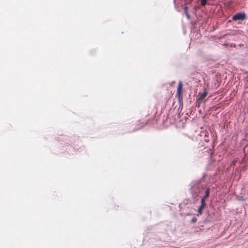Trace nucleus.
Here are the masks:
<instances>
[{"label": "nucleus", "mask_w": 248, "mask_h": 248, "mask_svg": "<svg viewBox=\"0 0 248 248\" xmlns=\"http://www.w3.org/2000/svg\"><path fill=\"white\" fill-rule=\"evenodd\" d=\"M182 90H183V83L181 81H179L177 90V95L178 99L180 101L182 98Z\"/></svg>", "instance_id": "f257e3e1"}, {"label": "nucleus", "mask_w": 248, "mask_h": 248, "mask_svg": "<svg viewBox=\"0 0 248 248\" xmlns=\"http://www.w3.org/2000/svg\"><path fill=\"white\" fill-rule=\"evenodd\" d=\"M207 92L206 90H204V91L202 93H199V97L197 99V101L199 106L202 102L205 101V98L206 96H207Z\"/></svg>", "instance_id": "f03ea898"}, {"label": "nucleus", "mask_w": 248, "mask_h": 248, "mask_svg": "<svg viewBox=\"0 0 248 248\" xmlns=\"http://www.w3.org/2000/svg\"><path fill=\"white\" fill-rule=\"evenodd\" d=\"M246 16L244 13H239L233 16L232 19L234 21L243 20L246 19Z\"/></svg>", "instance_id": "7ed1b4c3"}, {"label": "nucleus", "mask_w": 248, "mask_h": 248, "mask_svg": "<svg viewBox=\"0 0 248 248\" xmlns=\"http://www.w3.org/2000/svg\"><path fill=\"white\" fill-rule=\"evenodd\" d=\"M206 206V204H202V203H201V205L200 206V207H199V209H198V214L199 215H202V211L203 210V209L205 208Z\"/></svg>", "instance_id": "20e7f679"}, {"label": "nucleus", "mask_w": 248, "mask_h": 248, "mask_svg": "<svg viewBox=\"0 0 248 248\" xmlns=\"http://www.w3.org/2000/svg\"><path fill=\"white\" fill-rule=\"evenodd\" d=\"M209 194H210V188H208L206 190L205 193V195L204 196L207 198L209 196Z\"/></svg>", "instance_id": "39448f33"}, {"label": "nucleus", "mask_w": 248, "mask_h": 248, "mask_svg": "<svg viewBox=\"0 0 248 248\" xmlns=\"http://www.w3.org/2000/svg\"><path fill=\"white\" fill-rule=\"evenodd\" d=\"M237 199L239 201H245V198L243 196H239L237 197Z\"/></svg>", "instance_id": "423d86ee"}, {"label": "nucleus", "mask_w": 248, "mask_h": 248, "mask_svg": "<svg viewBox=\"0 0 248 248\" xmlns=\"http://www.w3.org/2000/svg\"><path fill=\"white\" fill-rule=\"evenodd\" d=\"M206 198H207L206 197H205L203 196V197L202 198V199H201V203H202V204H203H203H206V203H205V200H206Z\"/></svg>", "instance_id": "0eeeda50"}, {"label": "nucleus", "mask_w": 248, "mask_h": 248, "mask_svg": "<svg viewBox=\"0 0 248 248\" xmlns=\"http://www.w3.org/2000/svg\"><path fill=\"white\" fill-rule=\"evenodd\" d=\"M207 0H201V5L202 6H205L206 4Z\"/></svg>", "instance_id": "6e6552de"}, {"label": "nucleus", "mask_w": 248, "mask_h": 248, "mask_svg": "<svg viewBox=\"0 0 248 248\" xmlns=\"http://www.w3.org/2000/svg\"><path fill=\"white\" fill-rule=\"evenodd\" d=\"M184 10L185 14H187V13H188V7L187 6L184 7Z\"/></svg>", "instance_id": "1a4fd4ad"}, {"label": "nucleus", "mask_w": 248, "mask_h": 248, "mask_svg": "<svg viewBox=\"0 0 248 248\" xmlns=\"http://www.w3.org/2000/svg\"><path fill=\"white\" fill-rule=\"evenodd\" d=\"M185 15H186L187 18L188 19H190V17L189 15L188 14V13H187V14H185Z\"/></svg>", "instance_id": "9d476101"}]
</instances>
